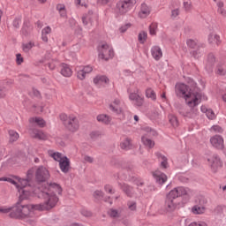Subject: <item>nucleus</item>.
Instances as JSON below:
<instances>
[{
    "mask_svg": "<svg viewBox=\"0 0 226 226\" xmlns=\"http://www.w3.org/2000/svg\"><path fill=\"white\" fill-rule=\"evenodd\" d=\"M198 41L197 39H187L186 45L189 49H196Z\"/></svg>",
    "mask_w": 226,
    "mask_h": 226,
    "instance_id": "a19ab883",
    "label": "nucleus"
},
{
    "mask_svg": "<svg viewBox=\"0 0 226 226\" xmlns=\"http://www.w3.org/2000/svg\"><path fill=\"white\" fill-rule=\"evenodd\" d=\"M6 96V89L0 87V98H4Z\"/></svg>",
    "mask_w": 226,
    "mask_h": 226,
    "instance_id": "052dcab7",
    "label": "nucleus"
},
{
    "mask_svg": "<svg viewBox=\"0 0 226 226\" xmlns=\"http://www.w3.org/2000/svg\"><path fill=\"white\" fill-rule=\"evenodd\" d=\"M65 126L70 132H77V130H79V119L73 116H70L69 121Z\"/></svg>",
    "mask_w": 226,
    "mask_h": 226,
    "instance_id": "aec40b11",
    "label": "nucleus"
},
{
    "mask_svg": "<svg viewBox=\"0 0 226 226\" xmlns=\"http://www.w3.org/2000/svg\"><path fill=\"white\" fill-rule=\"evenodd\" d=\"M109 109L111 112L115 113L116 116L124 117V109H123V102L120 99H114V101L109 105Z\"/></svg>",
    "mask_w": 226,
    "mask_h": 226,
    "instance_id": "39448f33",
    "label": "nucleus"
},
{
    "mask_svg": "<svg viewBox=\"0 0 226 226\" xmlns=\"http://www.w3.org/2000/svg\"><path fill=\"white\" fill-rule=\"evenodd\" d=\"M81 214L83 215V216H87V217L91 216V212L87 210H82Z\"/></svg>",
    "mask_w": 226,
    "mask_h": 226,
    "instance_id": "e2e57ef3",
    "label": "nucleus"
},
{
    "mask_svg": "<svg viewBox=\"0 0 226 226\" xmlns=\"http://www.w3.org/2000/svg\"><path fill=\"white\" fill-rule=\"evenodd\" d=\"M207 204V200L206 198H201L199 200V204L194 205L192 207V215H204L207 208L206 207V205Z\"/></svg>",
    "mask_w": 226,
    "mask_h": 226,
    "instance_id": "9b49d317",
    "label": "nucleus"
},
{
    "mask_svg": "<svg viewBox=\"0 0 226 226\" xmlns=\"http://www.w3.org/2000/svg\"><path fill=\"white\" fill-rule=\"evenodd\" d=\"M72 73L73 72L72 71L70 65L62 64L61 75L64 77H72Z\"/></svg>",
    "mask_w": 226,
    "mask_h": 226,
    "instance_id": "c85d7f7f",
    "label": "nucleus"
},
{
    "mask_svg": "<svg viewBox=\"0 0 226 226\" xmlns=\"http://www.w3.org/2000/svg\"><path fill=\"white\" fill-rule=\"evenodd\" d=\"M188 226H207V224L204 222H191Z\"/></svg>",
    "mask_w": 226,
    "mask_h": 226,
    "instance_id": "4d7b16f0",
    "label": "nucleus"
},
{
    "mask_svg": "<svg viewBox=\"0 0 226 226\" xmlns=\"http://www.w3.org/2000/svg\"><path fill=\"white\" fill-rule=\"evenodd\" d=\"M127 207L129 211H132V213H135V211H137V202L135 201H128Z\"/></svg>",
    "mask_w": 226,
    "mask_h": 226,
    "instance_id": "37998d69",
    "label": "nucleus"
},
{
    "mask_svg": "<svg viewBox=\"0 0 226 226\" xmlns=\"http://www.w3.org/2000/svg\"><path fill=\"white\" fill-rule=\"evenodd\" d=\"M76 72H77V78L79 80H84L86 79V76L89 75V73H91V72H93V66L87 65V66H83V67H78L76 69Z\"/></svg>",
    "mask_w": 226,
    "mask_h": 226,
    "instance_id": "4468645a",
    "label": "nucleus"
},
{
    "mask_svg": "<svg viewBox=\"0 0 226 226\" xmlns=\"http://www.w3.org/2000/svg\"><path fill=\"white\" fill-rule=\"evenodd\" d=\"M60 119L63 121L64 124H67V123L70 121V117L68 115L62 113L60 114Z\"/></svg>",
    "mask_w": 226,
    "mask_h": 226,
    "instance_id": "49530a36",
    "label": "nucleus"
},
{
    "mask_svg": "<svg viewBox=\"0 0 226 226\" xmlns=\"http://www.w3.org/2000/svg\"><path fill=\"white\" fill-rule=\"evenodd\" d=\"M147 40V32L146 31L139 32L138 35V41H139V43L143 45V43H146Z\"/></svg>",
    "mask_w": 226,
    "mask_h": 226,
    "instance_id": "58836bf2",
    "label": "nucleus"
},
{
    "mask_svg": "<svg viewBox=\"0 0 226 226\" xmlns=\"http://www.w3.org/2000/svg\"><path fill=\"white\" fill-rule=\"evenodd\" d=\"M151 14V8L147 6L146 4H142L140 10L139 11V19H147Z\"/></svg>",
    "mask_w": 226,
    "mask_h": 226,
    "instance_id": "b1692460",
    "label": "nucleus"
},
{
    "mask_svg": "<svg viewBox=\"0 0 226 226\" xmlns=\"http://www.w3.org/2000/svg\"><path fill=\"white\" fill-rule=\"evenodd\" d=\"M108 214L111 218H121L123 216V208H110Z\"/></svg>",
    "mask_w": 226,
    "mask_h": 226,
    "instance_id": "c756f323",
    "label": "nucleus"
},
{
    "mask_svg": "<svg viewBox=\"0 0 226 226\" xmlns=\"http://www.w3.org/2000/svg\"><path fill=\"white\" fill-rule=\"evenodd\" d=\"M184 7L188 11L192 8V4L190 2H184Z\"/></svg>",
    "mask_w": 226,
    "mask_h": 226,
    "instance_id": "13d9d810",
    "label": "nucleus"
},
{
    "mask_svg": "<svg viewBox=\"0 0 226 226\" xmlns=\"http://www.w3.org/2000/svg\"><path fill=\"white\" fill-rule=\"evenodd\" d=\"M34 170H29L26 173V178H21V179H27L28 180V184L31 182V179L33 178V174H34Z\"/></svg>",
    "mask_w": 226,
    "mask_h": 226,
    "instance_id": "603ef678",
    "label": "nucleus"
},
{
    "mask_svg": "<svg viewBox=\"0 0 226 226\" xmlns=\"http://www.w3.org/2000/svg\"><path fill=\"white\" fill-rule=\"evenodd\" d=\"M21 23H22V20L20 19V18H16V19H14V20L12 22V26L16 29H19V27H20Z\"/></svg>",
    "mask_w": 226,
    "mask_h": 226,
    "instance_id": "09e8293b",
    "label": "nucleus"
},
{
    "mask_svg": "<svg viewBox=\"0 0 226 226\" xmlns=\"http://www.w3.org/2000/svg\"><path fill=\"white\" fill-rule=\"evenodd\" d=\"M177 207V203L176 202V198L170 196V192H169L164 203V209L166 213H172L173 211H176Z\"/></svg>",
    "mask_w": 226,
    "mask_h": 226,
    "instance_id": "ddd939ff",
    "label": "nucleus"
},
{
    "mask_svg": "<svg viewBox=\"0 0 226 226\" xmlns=\"http://www.w3.org/2000/svg\"><path fill=\"white\" fill-rule=\"evenodd\" d=\"M156 31H158V25H156V23H152L149 26V34H151V36H155Z\"/></svg>",
    "mask_w": 226,
    "mask_h": 226,
    "instance_id": "79ce46f5",
    "label": "nucleus"
},
{
    "mask_svg": "<svg viewBox=\"0 0 226 226\" xmlns=\"http://www.w3.org/2000/svg\"><path fill=\"white\" fill-rule=\"evenodd\" d=\"M39 199H44L45 202L39 204H25L17 202L13 207L4 206L0 207L2 215H8L10 218L15 220H23L29 225H36V211H50L56 207L59 198L56 195H50L49 192H41L38 194Z\"/></svg>",
    "mask_w": 226,
    "mask_h": 226,
    "instance_id": "f257e3e1",
    "label": "nucleus"
},
{
    "mask_svg": "<svg viewBox=\"0 0 226 226\" xmlns=\"http://www.w3.org/2000/svg\"><path fill=\"white\" fill-rule=\"evenodd\" d=\"M207 40L209 45H212V47H219V45L222 43V39L220 38V35H218L215 32H212L208 34Z\"/></svg>",
    "mask_w": 226,
    "mask_h": 226,
    "instance_id": "6ab92c4d",
    "label": "nucleus"
},
{
    "mask_svg": "<svg viewBox=\"0 0 226 226\" xmlns=\"http://www.w3.org/2000/svg\"><path fill=\"white\" fill-rule=\"evenodd\" d=\"M30 123H36V124H38V126H41V128H43V126H45V120H43L41 117H31L29 119Z\"/></svg>",
    "mask_w": 226,
    "mask_h": 226,
    "instance_id": "e433bc0d",
    "label": "nucleus"
},
{
    "mask_svg": "<svg viewBox=\"0 0 226 226\" xmlns=\"http://www.w3.org/2000/svg\"><path fill=\"white\" fill-rule=\"evenodd\" d=\"M82 22L84 26H87L90 24V26H93L94 22H98V15L96 13H94L93 11H89L87 15L82 18Z\"/></svg>",
    "mask_w": 226,
    "mask_h": 226,
    "instance_id": "dca6fc26",
    "label": "nucleus"
},
{
    "mask_svg": "<svg viewBox=\"0 0 226 226\" xmlns=\"http://www.w3.org/2000/svg\"><path fill=\"white\" fill-rule=\"evenodd\" d=\"M179 17V9H175L171 11V19H177Z\"/></svg>",
    "mask_w": 226,
    "mask_h": 226,
    "instance_id": "5fc2aeb1",
    "label": "nucleus"
},
{
    "mask_svg": "<svg viewBox=\"0 0 226 226\" xmlns=\"http://www.w3.org/2000/svg\"><path fill=\"white\" fill-rule=\"evenodd\" d=\"M130 27H132V24L127 23V24L120 26L119 31H120V33H126V31H128V29H130Z\"/></svg>",
    "mask_w": 226,
    "mask_h": 226,
    "instance_id": "de8ad7c7",
    "label": "nucleus"
},
{
    "mask_svg": "<svg viewBox=\"0 0 226 226\" xmlns=\"http://www.w3.org/2000/svg\"><path fill=\"white\" fill-rule=\"evenodd\" d=\"M168 119L173 128H177L179 126V120H177V117H176V115L170 114L168 116Z\"/></svg>",
    "mask_w": 226,
    "mask_h": 226,
    "instance_id": "2f4dec72",
    "label": "nucleus"
},
{
    "mask_svg": "<svg viewBox=\"0 0 226 226\" xmlns=\"http://www.w3.org/2000/svg\"><path fill=\"white\" fill-rule=\"evenodd\" d=\"M216 6H217V10L222 9V8H223V2L218 1V2L216 3Z\"/></svg>",
    "mask_w": 226,
    "mask_h": 226,
    "instance_id": "69168bd1",
    "label": "nucleus"
},
{
    "mask_svg": "<svg viewBox=\"0 0 226 226\" xmlns=\"http://www.w3.org/2000/svg\"><path fill=\"white\" fill-rule=\"evenodd\" d=\"M152 175L155 183H157V185H163L166 183L168 179L167 175H165V173L160 171L159 170L154 171Z\"/></svg>",
    "mask_w": 226,
    "mask_h": 226,
    "instance_id": "a211bd4d",
    "label": "nucleus"
},
{
    "mask_svg": "<svg viewBox=\"0 0 226 226\" xmlns=\"http://www.w3.org/2000/svg\"><path fill=\"white\" fill-rule=\"evenodd\" d=\"M207 162L212 172H217L218 169H221L223 165L222 159H220V156L216 154L210 155L207 158Z\"/></svg>",
    "mask_w": 226,
    "mask_h": 226,
    "instance_id": "6e6552de",
    "label": "nucleus"
},
{
    "mask_svg": "<svg viewBox=\"0 0 226 226\" xmlns=\"http://www.w3.org/2000/svg\"><path fill=\"white\" fill-rule=\"evenodd\" d=\"M33 47H34V42L33 41H29V42H26L22 44V50L23 52H29V50H31V49H33Z\"/></svg>",
    "mask_w": 226,
    "mask_h": 226,
    "instance_id": "ea45409f",
    "label": "nucleus"
},
{
    "mask_svg": "<svg viewBox=\"0 0 226 226\" xmlns=\"http://www.w3.org/2000/svg\"><path fill=\"white\" fill-rule=\"evenodd\" d=\"M33 95L34 96H40V91H38L37 89H33L32 90Z\"/></svg>",
    "mask_w": 226,
    "mask_h": 226,
    "instance_id": "338daca9",
    "label": "nucleus"
},
{
    "mask_svg": "<svg viewBox=\"0 0 226 226\" xmlns=\"http://www.w3.org/2000/svg\"><path fill=\"white\" fill-rule=\"evenodd\" d=\"M59 167L64 174H68L70 171V159L67 156H64V159L59 162Z\"/></svg>",
    "mask_w": 226,
    "mask_h": 226,
    "instance_id": "5701e85b",
    "label": "nucleus"
},
{
    "mask_svg": "<svg viewBox=\"0 0 226 226\" xmlns=\"http://www.w3.org/2000/svg\"><path fill=\"white\" fill-rule=\"evenodd\" d=\"M120 188L128 195V197H132L133 195V188L130 187L126 184L121 185V183H118Z\"/></svg>",
    "mask_w": 226,
    "mask_h": 226,
    "instance_id": "473e14b6",
    "label": "nucleus"
},
{
    "mask_svg": "<svg viewBox=\"0 0 226 226\" xmlns=\"http://www.w3.org/2000/svg\"><path fill=\"white\" fill-rule=\"evenodd\" d=\"M0 181H6L7 183H11V185H15L19 193V200H27L28 199H31L33 195H37L38 197L41 192H44V193H49V195H56V193L61 195V193H63L61 185L56 183L49 184L48 189H36L35 191H31L28 179H22L19 177H0Z\"/></svg>",
    "mask_w": 226,
    "mask_h": 226,
    "instance_id": "f03ea898",
    "label": "nucleus"
},
{
    "mask_svg": "<svg viewBox=\"0 0 226 226\" xmlns=\"http://www.w3.org/2000/svg\"><path fill=\"white\" fill-rule=\"evenodd\" d=\"M19 137L20 136L19 135V132H17L16 131H13V130L9 131L10 142H17Z\"/></svg>",
    "mask_w": 226,
    "mask_h": 226,
    "instance_id": "f704fd0d",
    "label": "nucleus"
},
{
    "mask_svg": "<svg viewBox=\"0 0 226 226\" xmlns=\"http://www.w3.org/2000/svg\"><path fill=\"white\" fill-rule=\"evenodd\" d=\"M85 162H87L88 163H93V162H94V160L93 159V157L89 156V155H86L84 158Z\"/></svg>",
    "mask_w": 226,
    "mask_h": 226,
    "instance_id": "bf43d9fd",
    "label": "nucleus"
},
{
    "mask_svg": "<svg viewBox=\"0 0 226 226\" xmlns=\"http://www.w3.org/2000/svg\"><path fill=\"white\" fill-rule=\"evenodd\" d=\"M132 8H133V1L132 0H119L117 3V10L122 15L128 13Z\"/></svg>",
    "mask_w": 226,
    "mask_h": 226,
    "instance_id": "1a4fd4ad",
    "label": "nucleus"
},
{
    "mask_svg": "<svg viewBox=\"0 0 226 226\" xmlns=\"http://www.w3.org/2000/svg\"><path fill=\"white\" fill-rule=\"evenodd\" d=\"M155 156L158 158L162 169H167L169 167V162H167V157H165V155L162 154L160 152H157L155 153Z\"/></svg>",
    "mask_w": 226,
    "mask_h": 226,
    "instance_id": "cd10ccee",
    "label": "nucleus"
},
{
    "mask_svg": "<svg viewBox=\"0 0 226 226\" xmlns=\"http://www.w3.org/2000/svg\"><path fill=\"white\" fill-rule=\"evenodd\" d=\"M215 73H216L217 75L223 76V75H225L226 71L224 70L223 66H222V65H217Z\"/></svg>",
    "mask_w": 226,
    "mask_h": 226,
    "instance_id": "c03bdc74",
    "label": "nucleus"
},
{
    "mask_svg": "<svg viewBox=\"0 0 226 226\" xmlns=\"http://www.w3.org/2000/svg\"><path fill=\"white\" fill-rule=\"evenodd\" d=\"M211 132H215V133H223V128L220 125H214L211 127Z\"/></svg>",
    "mask_w": 226,
    "mask_h": 226,
    "instance_id": "a18cd8bd",
    "label": "nucleus"
},
{
    "mask_svg": "<svg viewBox=\"0 0 226 226\" xmlns=\"http://www.w3.org/2000/svg\"><path fill=\"white\" fill-rule=\"evenodd\" d=\"M184 100L185 105L191 109V112H185L183 108H177L179 114L184 116V117H188L189 119L195 117L197 116V109L195 108L199 107L202 102V92L194 88L191 94L185 95Z\"/></svg>",
    "mask_w": 226,
    "mask_h": 226,
    "instance_id": "7ed1b4c3",
    "label": "nucleus"
},
{
    "mask_svg": "<svg viewBox=\"0 0 226 226\" xmlns=\"http://www.w3.org/2000/svg\"><path fill=\"white\" fill-rule=\"evenodd\" d=\"M121 149H124V151H128L129 149H132V141L130 139L126 138L124 141L120 143Z\"/></svg>",
    "mask_w": 226,
    "mask_h": 226,
    "instance_id": "72a5a7b5",
    "label": "nucleus"
},
{
    "mask_svg": "<svg viewBox=\"0 0 226 226\" xmlns=\"http://www.w3.org/2000/svg\"><path fill=\"white\" fill-rule=\"evenodd\" d=\"M190 189L183 186L176 187L170 192V196L175 199L177 197H183L185 195H188Z\"/></svg>",
    "mask_w": 226,
    "mask_h": 226,
    "instance_id": "2eb2a0df",
    "label": "nucleus"
},
{
    "mask_svg": "<svg viewBox=\"0 0 226 226\" xmlns=\"http://www.w3.org/2000/svg\"><path fill=\"white\" fill-rule=\"evenodd\" d=\"M50 33H52V28H50V26H46L42 29L41 31L42 41H45L46 43L47 41H49V34H50Z\"/></svg>",
    "mask_w": 226,
    "mask_h": 226,
    "instance_id": "7c9ffc66",
    "label": "nucleus"
},
{
    "mask_svg": "<svg viewBox=\"0 0 226 226\" xmlns=\"http://www.w3.org/2000/svg\"><path fill=\"white\" fill-rule=\"evenodd\" d=\"M151 56L155 61H160V59L163 57L162 48H160V46H153L151 48Z\"/></svg>",
    "mask_w": 226,
    "mask_h": 226,
    "instance_id": "4be33fe9",
    "label": "nucleus"
},
{
    "mask_svg": "<svg viewBox=\"0 0 226 226\" xmlns=\"http://www.w3.org/2000/svg\"><path fill=\"white\" fill-rule=\"evenodd\" d=\"M56 10H58V11H61L63 10H64V4H57L56 5Z\"/></svg>",
    "mask_w": 226,
    "mask_h": 226,
    "instance_id": "774afa93",
    "label": "nucleus"
},
{
    "mask_svg": "<svg viewBox=\"0 0 226 226\" xmlns=\"http://www.w3.org/2000/svg\"><path fill=\"white\" fill-rule=\"evenodd\" d=\"M48 154H49V156L53 158V160H55V162H58V163L60 162H62V160H64V155H63V154H61L59 152H55L54 150H49Z\"/></svg>",
    "mask_w": 226,
    "mask_h": 226,
    "instance_id": "a878e982",
    "label": "nucleus"
},
{
    "mask_svg": "<svg viewBox=\"0 0 226 226\" xmlns=\"http://www.w3.org/2000/svg\"><path fill=\"white\" fill-rule=\"evenodd\" d=\"M193 90L190 88L185 83H177L175 87V93L179 98H185L188 96Z\"/></svg>",
    "mask_w": 226,
    "mask_h": 226,
    "instance_id": "423d86ee",
    "label": "nucleus"
},
{
    "mask_svg": "<svg viewBox=\"0 0 226 226\" xmlns=\"http://www.w3.org/2000/svg\"><path fill=\"white\" fill-rule=\"evenodd\" d=\"M16 62H17V64H22V63H24V57H22L21 54L16 55Z\"/></svg>",
    "mask_w": 226,
    "mask_h": 226,
    "instance_id": "864d4df0",
    "label": "nucleus"
},
{
    "mask_svg": "<svg viewBox=\"0 0 226 226\" xmlns=\"http://www.w3.org/2000/svg\"><path fill=\"white\" fill-rule=\"evenodd\" d=\"M35 179L38 183H45L50 179V172L44 166H40L36 170Z\"/></svg>",
    "mask_w": 226,
    "mask_h": 226,
    "instance_id": "0eeeda50",
    "label": "nucleus"
},
{
    "mask_svg": "<svg viewBox=\"0 0 226 226\" xmlns=\"http://www.w3.org/2000/svg\"><path fill=\"white\" fill-rule=\"evenodd\" d=\"M141 141L147 147H154V141H153L151 139H148L146 136H143L141 138Z\"/></svg>",
    "mask_w": 226,
    "mask_h": 226,
    "instance_id": "c9c22d12",
    "label": "nucleus"
},
{
    "mask_svg": "<svg viewBox=\"0 0 226 226\" xmlns=\"http://www.w3.org/2000/svg\"><path fill=\"white\" fill-rule=\"evenodd\" d=\"M109 82V79L105 75H97L94 78V84L96 87H105Z\"/></svg>",
    "mask_w": 226,
    "mask_h": 226,
    "instance_id": "f3484780",
    "label": "nucleus"
},
{
    "mask_svg": "<svg viewBox=\"0 0 226 226\" xmlns=\"http://www.w3.org/2000/svg\"><path fill=\"white\" fill-rule=\"evenodd\" d=\"M94 199L100 200V199H103V192L102 191H95L94 192Z\"/></svg>",
    "mask_w": 226,
    "mask_h": 226,
    "instance_id": "3c124183",
    "label": "nucleus"
},
{
    "mask_svg": "<svg viewBox=\"0 0 226 226\" xmlns=\"http://www.w3.org/2000/svg\"><path fill=\"white\" fill-rule=\"evenodd\" d=\"M218 13H220V15H222V17H226V11L224 8L222 9H217Z\"/></svg>",
    "mask_w": 226,
    "mask_h": 226,
    "instance_id": "680f3d73",
    "label": "nucleus"
},
{
    "mask_svg": "<svg viewBox=\"0 0 226 226\" xmlns=\"http://www.w3.org/2000/svg\"><path fill=\"white\" fill-rule=\"evenodd\" d=\"M206 116L208 119H215L216 117L215 111H213L211 109H209L208 112L206 113Z\"/></svg>",
    "mask_w": 226,
    "mask_h": 226,
    "instance_id": "8fccbe9b",
    "label": "nucleus"
},
{
    "mask_svg": "<svg viewBox=\"0 0 226 226\" xmlns=\"http://www.w3.org/2000/svg\"><path fill=\"white\" fill-rule=\"evenodd\" d=\"M96 119L99 123H102L103 124H110L112 118L106 114H101L96 117Z\"/></svg>",
    "mask_w": 226,
    "mask_h": 226,
    "instance_id": "bb28decb",
    "label": "nucleus"
},
{
    "mask_svg": "<svg viewBox=\"0 0 226 226\" xmlns=\"http://www.w3.org/2000/svg\"><path fill=\"white\" fill-rule=\"evenodd\" d=\"M129 94V100L132 102L136 107H142L144 103V98L140 96V94H139V89L134 90L133 92H131L128 90Z\"/></svg>",
    "mask_w": 226,
    "mask_h": 226,
    "instance_id": "f8f14e48",
    "label": "nucleus"
},
{
    "mask_svg": "<svg viewBox=\"0 0 226 226\" xmlns=\"http://www.w3.org/2000/svg\"><path fill=\"white\" fill-rule=\"evenodd\" d=\"M104 190L105 192H108V193H111V194L115 193L114 189H112V185H106L104 186Z\"/></svg>",
    "mask_w": 226,
    "mask_h": 226,
    "instance_id": "6e6d98bb",
    "label": "nucleus"
},
{
    "mask_svg": "<svg viewBox=\"0 0 226 226\" xmlns=\"http://www.w3.org/2000/svg\"><path fill=\"white\" fill-rule=\"evenodd\" d=\"M210 144L214 149H217V151H222L225 147V140L223 137L221 135H215L210 138Z\"/></svg>",
    "mask_w": 226,
    "mask_h": 226,
    "instance_id": "9d476101",
    "label": "nucleus"
},
{
    "mask_svg": "<svg viewBox=\"0 0 226 226\" xmlns=\"http://www.w3.org/2000/svg\"><path fill=\"white\" fill-rule=\"evenodd\" d=\"M215 62H216V58H215V55L209 54L207 56L206 65H205V70H207L208 73H211L213 72V66H215Z\"/></svg>",
    "mask_w": 226,
    "mask_h": 226,
    "instance_id": "412c9836",
    "label": "nucleus"
},
{
    "mask_svg": "<svg viewBox=\"0 0 226 226\" xmlns=\"http://www.w3.org/2000/svg\"><path fill=\"white\" fill-rule=\"evenodd\" d=\"M30 135L34 139H38V140H47V134L40 130L34 129L33 131H30Z\"/></svg>",
    "mask_w": 226,
    "mask_h": 226,
    "instance_id": "393cba45",
    "label": "nucleus"
},
{
    "mask_svg": "<svg viewBox=\"0 0 226 226\" xmlns=\"http://www.w3.org/2000/svg\"><path fill=\"white\" fill-rule=\"evenodd\" d=\"M146 96L147 98H150V100H153V102H156V93L153 88H147L146 91Z\"/></svg>",
    "mask_w": 226,
    "mask_h": 226,
    "instance_id": "4c0bfd02",
    "label": "nucleus"
},
{
    "mask_svg": "<svg viewBox=\"0 0 226 226\" xmlns=\"http://www.w3.org/2000/svg\"><path fill=\"white\" fill-rule=\"evenodd\" d=\"M98 57L102 61H109L114 57V48L107 42L98 47Z\"/></svg>",
    "mask_w": 226,
    "mask_h": 226,
    "instance_id": "20e7f679",
    "label": "nucleus"
},
{
    "mask_svg": "<svg viewBox=\"0 0 226 226\" xmlns=\"http://www.w3.org/2000/svg\"><path fill=\"white\" fill-rule=\"evenodd\" d=\"M200 110H201V112H203V114H207L209 109H207V107L202 105V106L200 107Z\"/></svg>",
    "mask_w": 226,
    "mask_h": 226,
    "instance_id": "0e129e2a",
    "label": "nucleus"
}]
</instances>
